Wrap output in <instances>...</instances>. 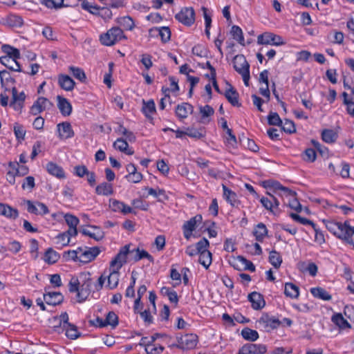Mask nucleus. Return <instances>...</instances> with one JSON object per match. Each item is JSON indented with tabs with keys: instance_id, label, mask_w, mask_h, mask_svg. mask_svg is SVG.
Returning a JSON list of instances; mask_svg holds the SVG:
<instances>
[{
	"instance_id": "nucleus-47",
	"label": "nucleus",
	"mask_w": 354,
	"mask_h": 354,
	"mask_svg": "<svg viewBox=\"0 0 354 354\" xmlns=\"http://www.w3.org/2000/svg\"><path fill=\"white\" fill-rule=\"evenodd\" d=\"M116 21L124 28L129 30H133L135 26L133 20L129 16L118 18Z\"/></svg>"
},
{
	"instance_id": "nucleus-56",
	"label": "nucleus",
	"mask_w": 354,
	"mask_h": 354,
	"mask_svg": "<svg viewBox=\"0 0 354 354\" xmlns=\"http://www.w3.org/2000/svg\"><path fill=\"white\" fill-rule=\"evenodd\" d=\"M41 3L49 8H58L63 6L64 0H40Z\"/></svg>"
},
{
	"instance_id": "nucleus-13",
	"label": "nucleus",
	"mask_w": 354,
	"mask_h": 354,
	"mask_svg": "<svg viewBox=\"0 0 354 354\" xmlns=\"http://www.w3.org/2000/svg\"><path fill=\"white\" fill-rule=\"evenodd\" d=\"M202 221L201 215H196L186 221L183 226V234L185 239H189L191 237L192 232L196 229V224Z\"/></svg>"
},
{
	"instance_id": "nucleus-11",
	"label": "nucleus",
	"mask_w": 354,
	"mask_h": 354,
	"mask_svg": "<svg viewBox=\"0 0 354 354\" xmlns=\"http://www.w3.org/2000/svg\"><path fill=\"white\" fill-rule=\"evenodd\" d=\"M27 205V211L30 214L36 215H45L49 212L48 207L43 203H33L30 200L26 201Z\"/></svg>"
},
{
	"instance_id": "nucleus-22",
	"label": "nucleus",
	"mask_w": 354,
	"mask_h": 354,
	"mask_svg": "<svg viewBox=\"0 0 354 354\" xmlns=\"http://www.w3.org/2000/svg\"><path fill=\"white\" fill-rule=\"evenodd\" d=\"M63 295L59 292H46L44 294V300L48 305L56 306L62 302Z\"/></svg>"
},
{
	"instance_id": "nucleus-16",
	"label": "nucleus",
	"mask_w": 354,
	"mask_h": 354,
	"mask_svg": "<svg viewBox=\"0 0 354 354\" xmlns=\"http://www.w3.org/2000/svg\"><path fill=\"white\" fill-rule=\"evenodd\" d=\"M84 235L88 236L95 241H100L104 237V232L103 230L95 225H90L82 230Z\"/></svg>"
},
{
	"instance_id": "nucleus-59",
	"label": "nucleus",
	"mask_w": 354,
	"mask_h": 354,
	"mask_svg": "<svg viewBox=\"0 0 354 354\" xmlns=\"http://www.w3.org/2000/svg\"><path fill=\"white\" fill-rule=\"evenodd\" d=\"M64 219L69 227H77L80 222L77 217L71 214H66Z\"/></svg>"
},
{
	"instance_id": "nucleus-58",
	"label": "nucleus",
	"mask_w": 354,
	"mask_h": 354,
	"mask_svg": "<svg viewBox=\"0 0 354 354\" xmlns=\"http://www.w3.org/2000/svg\"><path fill=\"white\" fill-rule=\"evenodd\" d=\"M268 122L270 125L280 126L282 124V121L278 115L275 112H271L268 115Z\"/></svg>"
},
{
	"instance_id": "nucleus-60",
	"label": "nucleus",
	"mask_w": 354,
	"mask_h": 354,
	"mask_svg": "<svg viewBox=\"0 0 354 354\" xmlns=\"http://www.w3.org/2000/svg\"><path fill=\"white\" fill-rule=\"evenodd\" d=\"M209 241L205 238L202 239L196 244V248L199 254L204 252H208L207 248L209 247Z\"/></svg>"
},
{
	"instance_id": "nucleus-21",
	"label": "nucleus",
	"mask_w": 354,
	"mask_h": 354,
	"mask_svg": "<svg viewBox=\"0 0 354 354\" xmlns=\"http://www.w3.org/2000/svg\"><path fill=\"white\" fill-rule=\"evenodd\" d=\"M2 24L11 28H20L24 24V20L19 15L10 14L2 19Z\"/></svg>"
},
{
	"instance_id": "nucleus-14",
	"label": "nucleus",
	"mask_w": 354,
	"mask_h": 354,
	"mask_svg": "<svg viewBox=\"0 0 354 354\" xmlns=\"http://www.w3.org/2000/svg\"><path fill=\"white\" fill-rule=\"evenodd\" d=\"M267 194L268 197H262L260 202L266 209L275 213L278 211L279 202L272 194L269 192Z\"/></svg>"
},
{
	"instance_id": "nucleus-3",
	"label": "nucleus",
	"mask_w": 354,
	"mask_h": 354,
	"mask_svg": "<svg viewBox=\"0 0 354 354\" xmlns=\"http://www.w3.org/2000/svg\"><path fill=\"white\" fill-rule=\"evenodd\" d=\"M122 39H126V37L119 27H113L100 37L102 44L106 46H113Z\"/></svg>"
},
{
	"instance_id": "nucleus-26",
	"label": "nucleus",
	"mask_w": 354,
	"mask_h": 354,
	"mask_svg": "<svg viewBox=\"0 0 354 354\" xmlns=\"http://www.w3.org/2000/svg\"><path fill=\"white\" fill-rule=\"evenodd\" d=\"M155 336L151 335V337H144L140 339L139 346L145 348V350L147 354H153L155 351Z\"/></svg>"
},
{
	"instance_id": "nucleus-46",
	"label": "nucleus",
	"mask_w": 354,
	"mask_h": 354,
	"mask_svg": "<svg viewBox=\"0 0 354 354\" xmlns=\"http://www.w3.org/2000/svg\"><path fill=\"white\" fill-rule=\"evenodd\" d=\"M230 86V88L225 91L226 98L233 106H240L238 100L239 94L231 86Z\"/></svg>"
},
{
	"instance_id": "nucleus-43",
	"label": "nucleus",
	"mask_w": 354,
	"mask_h": 354,
	"mask_svg": "<svg viewBox=\"0 0 354 354\" xmlns=\"http://www.w3.org/2000/svg\"><path fill=\"white\" fill-rule=\"evenodd\" d=\"M1 50L6 54L4 57H13L14 59L20 58L19 50L8 44L3 45L1 46Z\"/></svg>"
},
{
	"instance_id": "nucleus-63",
	"label": "nucleus",
	"mask_w": 354,
	"mask_h": 354,
	"mask_svg": "<svg viewBox=\"0 0 354 354\" xmlns=\"http://www.w3.org/2000/svg\"><path fill=\"white\" fill-rule=\"evenodd\" d=\"M156 169L163 176H167L169 171V167L168 165L163 160L156 162Z\"/></svg>"
},
{
	"instance_id": "nucleus-45",
	"label": "nucleus",
	"mask_w": 354,
	"mask_h": 354,
	"mask_svg": "<svg viewBox=\"0 0 354 354\" xmlns=\"http://www.w3.org/2000/svg\"><path fill=\"white\" fill-rule=\"evenodd\" d=\"M59 254L56 251L52 248H48L45 252L44 259L47 263L53 264L56 263L59 260Z\"/></svg>"
},
{
	"instance_id": "nucleus-10",
	"label": "nucleus",
	"mask_w": 354,
	"mask_h": 354,
	"mask_svg": "<svg viewBox=\"0 0 354 354\" xmlns=\"http://www.w3.org/2000/svg\"><path fill=\"white\" fill-rule=\"evenodd\" d=\"M129 245L122 248L115 256V257L111 261L110 267L120 270L123 264L128 260Z\"/></svg>"
},
{
	"instance_id": "nucleus-33",
	"label": "nucleus",
	"mask_w": 354,
	"mask_h": 354,
	"mask_svg": "<svg viewBox=\"0 0 354 354\" xmlns=\"http://www.w3.org/2000/svg\"><path fill=\"white\" fill-rule=\"evenodd\" d=\"M310 293L315 298H318L319 299L324 301H329L332 299L331 295L327 292L325 289L321 287H316L310 288Z\"/></svg>"
},
{
	"instance_id": "nucleus-7",
	"label": "nucleus",
	"mask_w": 354,
	"mask_h": 354,
	"mask_svg": "<svg viewBox=\"0 0 354 354\" xmlns=\"http://www.w3.org/2000/svg\"><path fill=\"white\" fill-rule=\"evenodd\" d=\"M257 323L259 327H261L266 331L276 329L281 324V322L278 319L274 317H270L268 314L262 315L257 321Z\"/></svg>"
},
{
	"instance_id": "nucleus-57",
	"label": "nucleus",
	"mask_w": 354,
	"mask_h": 354,
	"mask_svg": "<svg viewBox=\"0 0 354 354\" xmlns=\"http://www.w3.org/2000/svg\"><path fill=\"white\" fill-rule=\"evenodd\" d=\"M105 320L106 326L110 325L113 327L116 326L118 324V317L117 315L114 312H109L106 317Z\"/></svg>"
},
{
	"instance_id": "nucleus-37",
	"label": "nucleus",
	"mask_w": 354,
	"mask_h": 354,
	"mask_svg": "<svg viewBox=\"0 0 354 354\" xmlns=\"http://www.w3.org/2000/svg\"><path fill=\"white\" fill-rule=\"evenodd\" d=\"M284 294L286 297L297 299L299 295V288L292 283H286Z\"/></svg>"
},
{
	"instance_id": "nucleus-2",
	"label": "nucleus",
	"mask_w": 354,
	"mask_h": 354,
	"mask_svg": "<svg viewBox=\"0 0 354 354\" xmlns=\"http://www.w3.org/2000/svg\"><path fill=\"white\" fill-rule=\"evenodd\" d=\"M234 70L242 76L243 82L246 86H249L250 64L243 55H237L233 59Z\"/></svg>"
},
{
	"instance_id": "nucleus-49",
	"label": "nucleus",
	"mask_w": 354,
	"mask_h": 354,
	"mask_svg": "<svg viewBox=\"0 0 354 354\" xmlns=\"http://www.w3.org/2000/svg\"><path fill=\"white\" fill-rule=\"evenodd\" d=\"M241 335L245 339L252 342H254L259 338L257 331L248 328L242 330Z\"/></svg>"
},
{
	"instance_id": "nucleus-28",
	"label": "nucleus",
	"mask_w": 354,
	"mask_h": 354,
	"mask_svg": "<svg viewBox=\"0 0 354 354\" xmlns=\"http://www.w3.org/2000/svg\"><path fill=\"white\" fill-rule=\"evenodd\" d=\"M46 168L50 174L58 178H65L66 177L65 172L63 170L62 167L59 166L56 163L50 162L46 165Z\"/></svg>"
},
{
	"instance_id": "nucleus-5",
	"label": "nucleus",
	"mask_w": 354,
	"mask_h": 354,
	"mask_svg": "<svg viewBox=\"0 0 354 354\" xmlns=\"http://www.w3.org/2000/svg\"><path fill=\"white\" fill-rule=\"evenodd\" d=\"M178 344L176 346L183 350H190L194 348L198 342V336L196 334L188 333L177 337Z\"/></svg>"
},
{
	"instance_id": "nucleus-20",
	"label": "nucleus",
	"mask_w": 354,
	"mask_h": 354,
	"mask_svg": "<svg viewBox=\"0 0 354 354\" xmlns=\"http://www.w3.org/2000/svg\"><path fill=\"white\" fill-rule=\"evenodd\" d=\"M248 300L251 303L252 308L254 310L262 309L266 305L263 297L259 292H252L248 295Z\"/></svg>"
},
{
	"instance_id": "nucleus-42",
	"label": "nucleus",
	"mask_w": 354,
	"mask_h": 354,
	"mask_svg": "<svg viewBox=\"0 0 354 354\" xmlns=\"http://www.w3.org/2000/svg\"><path fill=\"white\" fill-rule=\"evenodd\" d=\"M156 30L158 32V36L160 37L161 41L164 44L167 43L171 39V30L168 26H161L156 28Z\"/></svg>"
},
{
	"instance_id": "nucleus-54",
	"label": "nucleus",
	"mask_w": 354,
	"mask_h": 354,
	"mask_svg": "<svg viewBox=\"0 0 354 354\" xmlns=\"http://www.w3.org/2000/svg\"><path fill=\"white\" fill-rule=\"evenodd\" d=\"M69 70L76 79L79 80L82 82H85L86 77L85 73L82 69L78 67L71 66L69 68Z\"/></svg>"
},
{
	"instance_id": "nucleus-53",
	"label": "nucleus",
	"mask_w": 354,
	"mask_h": 354,
	"mask_svg": "<svg viewBox=\"0 0 354 354\" xmlns=\"http://www.w3.org/2000/svg\"><path fill=\"white\" fill-rule=\"evenodd\" d=\"M236 261L238 263H240L243 266L244 270H248L251 272L255 271V266H254V264L250 261L246 259L243 257H237V258L236 259Z\"/></svg>"
},
{
	"instance_id": "nucleus-32",
	"label": "nucleus",
	"mask_w": 354,
	"mask_h": 354,
	"mask_svg": "<svg viewBox=\"0 0 354 354\" xmlns=\"http://www.w3.org/2000/svg\"><path fill=\"white\" fill-rule=\"evenodd\" d=\"M160 293L163 297H167L169 301L176 306L178 303V297L176 292L168 287H162Z\"/></svg>"
},
{
	"instance_id": "nucleus-31",
	"label": "nucleus",
	"mask_w": 354,
	"mask_h": 354,
	"mask_svg": "<svg viewBox=\"0 0 354 354\" xmlns=\"http://www.w3.org/2000/svg\"><path fill=\"white\" fill-rule=\"evenodd\" d=\"M118 269L110 267V273L107 277V287L109 289H114L118 286L119 281Z\"/></svg>"
},
{
	"instance_id": "nucleus-41",
	"label": "nucleus",
	"mask_w": 354,
	"mask_h": 354,
	"mask_svg": "<svg viewBox=\"0 0 354 354\" xmlns=\"http://www.w3.org/2000/svg\"><path fill=\"white\" fill-rule=\"evenodd\" d=\"M63 329L66 330V335L68 338L71 339H75L78 338L81 333L78 331L77 328L75 325L73 324H69L64 327Z\"/></svg>"
},
{
	"instance_id": "nucleus-9",
	"label": "nucleus",
	"mask_w": 354,
	"mask_h": 354,
	"mask_svg": "<svg viewBox=\"0 0 354 354\" xmlns=\"http://www.w3.org/2000/svg\"><path fill=\"white\" fill-rule=\"evenodd\" d=\"M266 351L267 347L264 344L249 343L243 345L238 354H265Z\"/></svg>"
},
{
	"instance_id": "nucleus-24",
	"label": "nucleus",
	"mask_w": 354,
	"mask_h": 354,
	"mask_svg": "<svg viewBox=\"0 0 354 354\" xmlns=\"http://www.w3.org/2000/svg\"><path fill=\"white\" fill-rule=\"evenodd\" d=\"M0 215L8 218L15 219L19 216V212L8 204L0 203Z\"/></svg>"
},
{
	"instance_id": "nucleus-39",
	"label": "nucleus",
	"mask_w": 354,
	"mask_h": 354,
	"mask_svg": "<svg viewBox=\"0 0 354 354\" xmlns=\"http://www.w3.org/2000/svg\"><path fill=\"white\" fill-rule=\"evenodd\" d=\"M230 34L233 39L237 41L241 45L245 46V39L241 28L236 25L232 26Z\"/></svg>"
},
{
	"instance_id": "nucleus-38",
	"label": "nucleus",
	"mask_w": 354,
	"mask_h": 354,
	"mask_svg": "<svg viewBox=\"0 0 354 354\" xmlns=\"http://www.w3.org/2000/svg\"><path fill=\"white\" fill-rule=\"evenodd\" d=\"M332 322L341 329L350 328L351 324L346 320L341 313L332 316Z\"/></svg>"
},
{
	"instance_id": "nucleus-1",
	"label": "nucleus",
	"mask_w": 354,
	"mask_h": 354,
	"mask_svg": "<svg viewBox=\"0 0 354 354\" xmlns=\"http://www.w3.org/2000/svg\"><path fill=\"white\" fill-rule=\"evenodd\" d=\"M326 227L338 239L343 240L354 248V241L352 238L354 235V227L350 225L348 221H346L344 223L328 221L326 222Z\"/></svg>"
},
{
	"instance_id": "nucleus-30",
	"label": "nucleus",
	"mask_w": 354,
	"mask_h": 354,
	"mask_svg": "<svg viewBox=\"0 0 354 354\" xmlns=\"http://www.w3.org/2000/svg\"><path fill=\"white\" fill-rule=\"evenodd\" d=\"M17 59L10 57H1L0 62L10 70L19 72L21 67Z\"/></svg>"
},
{
	"instance_id": "nucleus-34",
	"label": "nucleus",
	"mask_w": 354,
	"mask_h": 354,
	"mask_svg": "<svg viewBox=\"0 0 354 354\" xmlns=\"http://www.w3.org/2000/svg\"><path fill=\"white\" fill-rule=\"evenodd\" d=\"M95 193L102 196L111 195L113 193V186L111 183L103 182L96 187Z\"/></svg>"
},
{
	"instance_id": "nucleus-17",
	"label": "nucleus",
	"mask_w": 354,
	"mask_h": 354,
	"mask_svg": "<svg viewBox=\"0 0 354 354\" xmlns=\"http://www.w3.org/2000/svg\"><path fill=\"white\" fill-rule=\"evenodd\" d=\"M58 137L62 140H66L74 136V131L69 122H64L57 124Z\"/></svg>"
},
{
	"instance_id": "nucleus-51",
	"label": "nucleus",
	"mask_w": 354,
	"mask_h": 354,
	"mask_svg": "<svg viewBox=\"0 0 354 354\" xmlns=\"http://www.w3.org/2000/svg\"><path fill=\"white\" fill-rule=\"evenodd\" d=\"M81 6L84 10L89 12L91 14L98 16L99 10L100 9V6L95 4H92L86 0H84L82 2Z\"/></svg>"
},
{
	"instance_id": "nucleus-12",
	"label": "nucleus",
	"mask_w": 354,
	"mask_h": 354,
	"mask_svg": "<svg viewBox=\"0 0 354 354\" xmlns=\"http://www.w3.org/2000/svg\"><path fill=\"white\" fill-rule=\"evenodd\" d=\"M12 97L10 103V106H12L15 111H21L24 106L26 95L24 92L18 93L15 87L12 88Z\"/></svg>"
},
{
	"instance_id": "nucleus-27",
	"label": "nucleus",
	"mask_w": 354,
	"mask_h": 354,
	"mask_svg": "<svg viewBox=\"0 0 354 354\" xmlns=\"http://www.w3.org/2000/svg\"><path fill=\"white\" fill-rule=\"evenodd\" d=\"M57 106L64 116H68L72 112V106L71 103L64 97L57 96Z\"/></svg>"
},
{
	"instance_id": "nucleus-55",
	"label": "nucleus",
	"mask_w": 354,
	"mask_h": 354,
	"mask_svg": "<svg viewBox=\"0 0 354 354\" xmlns=\"http://www.w3.org/2000/svg\"><path fill=\"white\" fill-rule=\"evenodd\" d=\"M317 158L315 150L311 148L306 149L303 154V160L306 162H313Z\"/></svg>"
},
{
	"instance_id": "nucleus-29",
	"label": "nucleus",
	"mask_w": 354,
	"mask_h": 354,
	"mask_svg": "<svg viewBox=\"0 0 354 354\" xmlns=\"http://www.w3.org/2000/svg\"><path fill=\"white\" fill-rule=\"evenodd\" d=\"M59 86L67 91H72L75 86V82L67 75H59L58 77Z\"/></svg>"
},
{
	"instance_id": "nucleus-19",
	"label": "nucleus",
	"mask_w": 354,
	"mask_h": 354,
	"mask_svg": "<svg viewBox=\"0 0 354 354\" xmlns=\"http://www.w3.org/2000/svg\"><path fill=\"white\" fill-rule=\"evenodd\" d=\"M143 258H147L151 261H153V257L145 250H140L139 248L129 250L128 252V260L129 261L136 262Z\"/></svg>"
},
{
	"instance_id": "nucleus-8",
	"label": "nucleus",
	"mask_w": 354,
	"mask_h": 354,
	"mask_svg": "<svg viewBox=\"0 0 354 354\" xmlns=\"http://www.w3.org/2000/svg\"><path fill=\"white\" fill-rule=\"evenodd\" d=\"M100 250L98 247L81 248L80 254H79V261L87 263L94 260L100 254Z\"/></svg>"
},
{
	"instance_id": "nucleus-23",
	"label": "nucleus",
	"mask_w": 354,
	"mask_h": 354,
	"mask_svg": "<svg viewBox=\"0 0 354 354\" xmlns=\"http://www.w3.org/2000/svg\"><path fill=\"white\" fill-rule=\"evenodd\" d=\"M109 207L113 211L122 212L124 214L131 213L132 211L131 207L115 199L109 200Z\"/></svg>"
},
{
	"instance_id": "nucleus-4",
	"label": "nucleus",
	"mask_w": 354,
	"mask_h": 354,
	"mask_svg": "<svg viewBox=\"0 0 354 354\" xmlns=\"http://www.w3.org/2000/svg\"><path fill=\"white\" fill-rule=\"evenodd\" d=\"M180 23L191 26L195 21V11L192 7L183 8L175 16Z\"/></svg>"
},
{
	"instance_id": "nucleus-62",
	"label": "nucleus",
	"mask_w": 354,
	"mask_h": 354,
	"mask_svg": "<svg viewBox=\"0 0 354 354\" xmlns=\"http://www.w3.org/2000/svg\"><path fill=\"white\" fill-rule=\"evenodd\" d=\"M199 111H200V113L201 114L203 118L209 117V116L212 115L214 113V109L209 105H205L203 106H200Z\"/></svg>"
},
{
	"instance_id": "nucleus-25",
	"label": "nucleus",
	"mask_w": 354,
	"mask_h": 354,
	"mask_svg": "<svg viewBox=\"0 0 354 354\" xmlns=\"http://www.w3.org/2000/svg\"><path fill=\"white\" fill-rule=\"evenodd\" d=\"M194 108L192 105L189 103H182L178 104L176 108V114L180 119H185L187 118L189 113L193 112Z\"/></svg>"
},
{
	"instance_id": "nucleus-15",
	"label": "nucleus",
	"mask_w": 354,
	"mask_h": 354,
	"mask_svg": "<svg viewBox=\"0 0 354 354\" xmlns=\"http://www.w3.org/2000/svg\"><path fill=\"white\" fill-rule=\"evenodd\" d=\"M51 106L50 102L46 97H39L30 108V113L37 115Z\"/></svg>"
},
{
	"instance_id": "nucleus-61",
	"label": "nucleus",
	"mask_w": 354,
	"mask_h": 354,
	"mask_svg": "<svg viewBox=\"0 0 354 354\" xmlns=\"http://www.w3.org/2000/svg\"><path fill=\"white\" fill-rule=\"evenodd\" d=\"M280 126H281L282 129L286 133H291L296 131L294 122L289 120H285Z\"/></svg>"
},
{
	"instance_id": "nucleus-48",
	"label": "nucleus",
	"mask_w": 354,
	"mask_h": 354,
	"mask_svg": "<svg viewBox=\"0 0 354 354\" xmlns=\"http://www.w3.org/2000/svg\"><path fill=\"white\" fill-rule=\"evenodd\" d=\"M269 262L275 268H279L282 263V258L280 254L276 250H272L269 254Z\"/></svg>"
},
{
	"instance_id": "nucleus-52",
	"label": "nucleus",
	"mask_w": 354,
	"mask_h": 354,
	"mask_svg": "<svg viewBox=\"0 0 354 354\" xmlns=\"http://www.w3.org/2000/svg\"><path fill=\"white\" fill-rule=\"evenodd\" d=\"M212 260V253L209 251L199 254L198 261L206 269L211 265Z\"/></svg>"
},
{
	"instance_id": "nucleus-36",
	"label": "nucleus",
	"mask_w": 354,
	"mask_h": 354,
	"mask_svg": "<svg viewBox=\"0 0 354 354\" xmlns=\"http://www.w3.org/2000/svg\"><path fill=\"white\" fill-rule=\"evenodd\" d=\"M113 147L115 149L127 155H132L133 153V151L129 148V145L127 141L122 138L117 139L113 143Z\"/></svg>"
},
{
	"instance_id": "nucleus-40",
	"label": "nucleus",
	"mask_w": 354,
	"mask_h": 354,
	"mask_svg": "<svg viewBox=\"0 0 354 354\" xmlns=\"http://www.w3.org/2000/svg\"><path fill=\"white\" fill-rule=\"evenodd\" d=\"M223 196L225 200L232 206L238 204L236 194L231 189H228L225 185H223Z\"/></svg>"
},
{
	"instance_id": "nucleus-64",
	"label": "nucleus",
	"mask_w": 354,
	"mask_h": 354,
	"mask_svg": "<svg viewBox=\"0 0 354 354\" xmlns=\"http://www.w3.org/2000/svg\"><path fill=\"white\" fill-rule=\"evenodd\" d=\"M35 186V178L32 176H27L24 178V183L22 184V188L24 189H28L32 190Z\"/></svg>"
},
{
	"instance_id": "nucleus-44",
	"label": "nucleus",
	"mask_w": 354,
	"mask_h": 354,
	"mask_svg": "<svg viewBox=\"0 0 354 354\" xmlns=\"http://www.w3.org/2000/svg\"><path fill=\"white\" fill-rule=\"evenodd\" d=\"M8 167L13 169L17 176H23L28 173V168L24 165H19L18 162H10Z\"/></svg>"
},
{
	"instance_id": "nucleus-35",
	"label": "nucleus",
	"mask_w": 354,
	"mask_h": 354,
	"mask_svg": "<svg viewBox=\"0 0 354 354\" xmlns=\"http://www.w3.org/2000/svg\"><path fill=\"white\" fill-rule=\"evenodd\" d=\"M253 234L257 241H262L268 234V229L263 223H260L254 227Z\"/></svg>"
},
{
	"instance_id": "nucleus-18",
	"label": "nucleus",
	"mask_w": 354,
	"mask_h": 354,
	"mask_svg": "<svg viewBox=\"0 0 354 354\" xmlns=\"http://www.w3.org/2000/svg\"><path fill=\"white\" fill-rule=\"evenodd\" d=\"M142 113L151 122L153 121V114L155 113V102L153 100H142Z\"/></svg>"
},
{
	"instance_id": "nucleus-50",
	"label": "nucleus",
	"mask_w": 354,
	"mask_h": 354,
	"mask_svg": "<svg viewBox=\"0 0 354 354\" xmlns=\"http://www.w3.org/2000/svg\"><path fill=\"white\" fill-rule=\"evenodd\" d=\"M322 137L325 142L333 143L336 140L337 135L333 130L325 129L322 131Z\"/></svg>"
},
{
	"instance_id": "nucleus-6",
	"label": "nucleus",
	"mask_w": 354,
	"mask_h": 354,
	"mask_svg": "<svg viewBox=\"0 0 354 354\" xmlns=\"http://www.w3.org/2000/svg\"><path fill=\"white\" fill-rule=\"evenodd\" d=\"M257 43L262 45L281 46L286 44L282 37L272 32H266L257 37Z\"/></svg>"
}]
</instances>
